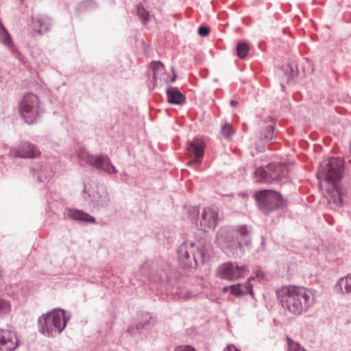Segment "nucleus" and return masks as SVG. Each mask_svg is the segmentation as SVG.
Segmentation results:
<instances>
[{
    "mask_svg": "<svg viewBox=\"0 0 351 351\" xmlns=\"http://www.w3.org/2000/svg\"><path fill=\"white\" fill-rule=\"evenodd\" d=\"M228 351H240L239 350L237 349L234 347L230 348L229 346L227 348Z\"/></svg>",
    "mask_w": 351,
    "mask_h": 351,
    "instance_id": "42",
    "label": "nucleus"
},
{
    "mask_svg": "<svg viewBox=\"0 0 351 351\" xmlns=\"http://www.w3.org/2000/svg\"><path fill=\"white\" fill-rule=\"evenodd\" d=\"M344 170V162L340 158H330L327 162L322 164L317 172V178L325 180L330 185L328 189V203L331 206H342V189L339 181Z\"/></svg>",
    "mask_w": 351,
    "mask_h": 351,
    "instance_id": "2",
    "label": "nucleus"
},
{
    "mask_svg": "<svg viewBox=\"0 0 351 351\" xmlns=\"http://www.w3.org/2000/svg\"><path fill=\"white\" fill-rule=\"evenodd\" d=\"M20 112L25 123L32 124L36 122L41 113L37 95L26 93L20 104Z\"/></svg>",
    "mask_w": 351,
    "mask_h": 351,
    "instance_id": "7",
    "label": "nucleus"
},
{
    "mask_svg": "<svg viewBox=\"0 0 351 351\" xmlns=\"http://www.w3.org/2000/svg\"><path fill=\"white\" fill-rule=\"evenodd\" d=\"M33 26H38V29H34V32H37L40 35L46 33L49 31L50 27L53 24L52 19L46 15H40L36 19L32 18V19Z\"/></svg>",
    "mask_w": 351,
    "mask_h": 351,
    "instance_id": "19",
    "label": "nucleus"
},
{
    "mask_svg": "<svg viewBox=\"0 0 351 351\" xmlns=\"http://www.w3.org/2000/svg\"><path fill=\"white\" fill-rule=\"evenodd\" d=\"M234 230L235 237L237 241H241L243 244V250L244 247L250 249L252 245V239L250 237L251 230L246 225L237 226Z\"/></svg>",
    "mask_w": 351,
    "mask_h": 351,
    "instance_id": "18",
    "label": "nucleus"
},
{
    "mask_svg": "<svg viewBox=\"0 0 351 351\" xmlns=\"http://www.w3.org/2000/svg\"><path fill=\"white\" fill-rule=\"evenodd\" d=\"M176 78H177V75H176V73H173V76H172V77H171V82H175V81H176Z\"/></svg>",
    "mask_w": 351,
    "mask_h": 351,
    "instance_id": "43",
    "label": "nucleus"
},
{
    "mask_svg": "<svg viewBox=\"0 0 351 351\" xmlns=\"http://www.w3.org/2000/svg\"><path fill=\"white\" fill-rule=\"evenodd\" d=\"M221 134L225 138H230L232 134V132H233L231 125L230 123H225L221 127Z\"/></svg>",
    "mask_w": 351,
    "mask_h": 351,
    "instance_id": "34",
    "label": "nucleus"
},
{
    "mask_svg": "<svg viewBox=\"0 0 351 351\" xmlns=\"http://www.w3.org/2000/svg\"><path fill=\"white\" fill-rule=\"evenodd\" d=\"M287 341L289 351H306L298 343L293 341L289 337H287Z\"/></svg>",
    "mask_w": 351,
    "mask_h": 351,
    "instance_id": "33",
    "label": "nucleus"
},
{
    "mask_svg": "<svg viewBox=\"0 0 351 351\" xmlns=\"http://www.w3.org/2000/svg\"><path fill=\"white\" fill-rule=\"evenodd\" d=\"M254 198L258 208L265 215L287 207V201L278 191L264 189L256 191Z\"/></svg>",
    "mask_w": 351,
    "mask_h": 351,
    "instance_id": "5",
    "label": "nucleus"
},
{
    "mask_svg": "<svg viewBox=\"0 0 351 351\" xmlns=\"http://www.w3.org/2000/svg\"><path fill=\"white\" fill-rule=\"evenodd\" d=\"M177 255L179 266L191 271L209 261V245L203 238L195 241L187 240L178 247Z\"/></svg>",
    "mask_w": 351,
    "mask_h": 351,
    "instance_id": "1",
    "label": "nucleus"
},
{
    "mask_svg": "<svg viewBox=\"0 0 351 351\" xmlns=\"http://www.w3.org/2000/svg\"><path fill=\"white\" fill-rule=\"evenodd\" d=\"M69 320L64 310L54 309L38 317V330L47 337L54 338L64 330Z\"/></svg>",
    "mask_w": 351,
    "mask_h": 351,
    "instance_id": "4",
    "label": "nucleus"
},
{
    "mask_svg": "<svg viewBox=\"0 0 351 351\" xmlns=\"http://www.w3.org/2000/svg\"><path fill=\"white\" fill-rule=\"evenodd\" d=\"M64 215L71 220L77 221L83 223H95V219L88 213L82 210L75 208H66Z\"/></svg>",
    "mask_w": 351,
    "mask_h": 351,
    "instance_id": "17",
    "label": "nucleus"
},
{
    "mask_svg": "<svg viewBox=\"0 0 351 351\" xmlns=\"http://www.w3.org/2000/svg\"><path fill=\"white\" fill-rule=\"evenodd\" d=\"M204 142L198 138L188 142L186 147L188 154L193 158L191 162L201 163L202 158L204 155Z\"/></svg>",
    "mask_w": 351,
    "mask_h": 351,
    "instance_id": "16",
    "label": "nucleus"
},
{
    "mask_svg": "<svg viewBox=\"0 0 351 351\" xmlns=\"http://www.w3.org/2000/svg\"><path fill=\"white\" fill-rule=\"evenodd\" d=\"M86 186L88 184H84L83 193L87 194L84 196L85 200L92 204L93 206L105 208L107 207L110 202V195L106 189L102 185H97L91 193L87 190Z\"/></svg>",
    "mask_w": 351,
    "mask_h": 351,
    "instance_id": "11",
    "label": "nucleus"
},
{
    "mask_svg": "<svg viewBox=\"0 0 351 351\" xmlns=\"http://www.w3.org/2000/svg\"><path fill=\"white\" fill-rule=\"evenodd\" d=\"M156 264L154 261H145L141 267V273L149 280L156 283H162L169 281L167 271L155 270Z\"/></svg>",
    "mask_w": 351,
    "mask_h": 351,
    "instance_id": "13",
    "label": "nucleus"
},
{
    "mask_svg": "<svg viewBox=\"0 0 351 351\" xmlns=\"http://www.w3.org/2000/svg\"><path fill=\"white\" fill-rule=\"evenodd\" d=\"M136 14L144 24H147L149 21L150 15L149 12L147 11L141 4L137 5Z\"/></svg>",
    "mask_w": 351,
    "mask_h": 351,
    "instance_id": "31",
    "label": "nucleus"
},
{
    "mask_svg": "<svg viewBox=\"0 0 351 351\" xmlns=\"http://www.w3.org/2000/svg\"><path fill=\"white\" fill-rule=\"evenodd\" d=\"M167 101L171 104L182 106L186 102L185 96L178 88L169 86L167 89Z\"/></svg>",
    "mask_w": 351,
    "mask_h": 351,
    "instance_id": "20",
    "label": "nucleus"
},
{
    "mask_svg": "<svg viewBox=\"0 0 351 351\" xmlns=\"http://www.w3.org/2000/svg\"><path fill=\"white\" fill-rule=\"evenodd\" d=\"M10 154L14 157L22 158H33L40 154L37 147L29 142H23L17 148H12Z\"/></svg>",
    "mask_w": 351,
    "mask_h": 351,
    "instance_id": "15",
    "label": "nucleus"
},
{
    "mask_svg": "<svg viewBox=\"0 0 351 351\" xmlns=\"http://www.w3.org/2000/svg\"><path fill=\"white\" fill-rule=\"evenodd\" d=\"M3 271L2 268L0 267V278L3 276Z\"/></svg>",
    "mask_w": 351,
    "mask_h": 351,
    "instance_id": "44",
    "label": "nucleus"
},
{
    "mask_svg": "<svg viewBox=\"0 0 351 351\" xmlns=\"http://www.w3.org/2000/svg\"><path fill=\"white\" fill-rule=\"evenodd\" d=\"M282 70L283 73L287 76V82L289 83V82L293 80L295 77L298 75V69L295 64L289 63L286 65H283L282 67Z\"/></svg>",
    "mask_w": 351,
    "mask_h": 351,
    "instance_id": "24",
    "label": "nucleus"
},
{
    "mask_svg": "<svg viewBox=\"0 0 351 351\" xmlns=\"http://www.w3.org/2000/svg\"><path fill=\"white\" fill-rule=\"evenodd\" d=\"M246 271L245 265L239 266L236 263L226 262L218 267L217 276L223 280L234 281L244 276Z\"/></svg>",
    "mask_w": 351,
    "mask_h": 351,
    "instance_id": "10",
    "label": "nucleus"
},
{
    "mask_svg": "<svg viewBox=\"0 0 351 351\" xmlns=\"http://www.w3.org/2000/svg\"><path fill=\"white\" fill-rule=\"evenodd\" d=\"M250 47L246 42L240 41L236 47L237 55L241 59H244L247 56Z\"/></svg>",
    "mask_w": 351,
    "mask_h": 351,
    "instance_id": "29",
    "label": "nucleus"
},
{
    "mask_svg": "<svg viewBox=\"0 0 351 351\" xmlns=\"http://www.w3.org/2000/svg\"><path fill=\"white\" fill-rule=\"evenodd\" d=\"M230 104L232 107H236L238 104V101L236 100H231Z\"/></svg>",
    "mask_w": 351,
    "mask_h": 351,
    "instance_id": "39",
    "label": "nucleus"
},
{
    "mask_svg": "<svg viewBox=\"0 0 351 351\" xmlns=\"http://www.w3.org/2000/svg\"><path fill=\"white\" fill-rule=\"evenodd\" d=\"M174 351H197V350L190 345H182L176 346Z\"/></svg>",
    "mask_w": 351,
    "mask_h": 351,
    "instance_id": "35",
    "label": "nucleus"
},
{
    "mask_svg": "<svg viewBox=\"0 0 351 351\" xmlns=\"http://www.w3.org/2000/svg\"><path fill=\"white\" fill-rule=\"evenodd\" d=\"M88 4V5H91L93 3V1H91V0H88V1H84V2H82V5H84V4Z\"/></svg>",
    "mask_w": 351,
    "mask_h": 351,
    "instance_id": "40",
    "label": "nucleus"
},
{
    "mask_svg": "<svg viewBox=\"0 0 351 351\" xmlns=\"http://www.w3.org/2000/svg\"><path fill=\"white\" fill-rule=\"evenodd\" d=\"M276 136L274 125H267L261 132L260 140L263 142H269L272 141Z\"/></svg>",
    "mask_w": 351,
    "mask_h": 351,
    "instance_id": "26",
    "label": "nucleus"
},
{
    "mask_svg": "<svg viewBox=\"0 0 351 351\" xmlns=\"http://www.w3.org/2000/svg\"><path fill=\"white\" fill-rule=\"evenodd\" d=\"M53 176V171L51 167L48 165H42L38 172V180L39 182L49 180Z\"/></svg>",
    "mask_w": 351,
    "mask_h": 351,
    "instance_id": "28",
    "label": "nucleus"
},
{
    "mask_svg": "<svg viewBox=\"0 0 351 351\" xmlns=\"http://www.w3.org/2000/svg\"><path fill=\"white\" fill-rule=\"evenodd\" d=\"M223 291L224 293H227V292H228V291H230V288H229V286L224 287L223 288Z\"/></svg>",
    "mask_w": 351,
    "mask_h": 351,
    "instance_id": "41",
    "label": "nucleus"
},
{
    "mask_svg": "<svg viewBox=\"0 0 351 351\" xmlns=\"http://www.w3.org/2000/svg\"><path fill=\"white\" fill-rule=\"evenodd\" d=\"M219 220V209L216 206L204 208L200 217L199 225L204 232L214 230Z\"/></svg>",
    "mask_w": 351,
    "mask_h": 351,
    "instance_id": "12",
    "label": "nucleus"
},
{
    "mask_svg": "<svg viewBox=\"0 0 351 351\" xmlns=\"http://www.w3.org/2000/svg\"><path fill=\"white\" fill-rule=\"evenodd\" d=\"M334 292L336 293H351V275L340 278L334 286Z\"/></svg>",
    "mask_w": 351,
    "mask_h": 351,
    "instance_id": "23",
    "label": "nucleus"
},
{
    "mask_svg": "<svg viewBox=\"0 0 351 351\" xmlns=\"http://www.w3.org/2000/svg\"><path fill=\"white\" fill-rule=\"evenodd\" d=\"M19 346L15 331L0 328V351H14Z\"/></svg>",
    "mask_w": 351,
    "mask_h": 351,
    "instance_id": "14",
    "label": "nucleus"
},
{
    "mask_svg": "<svg viewBox=\"0 0 351 351\" xmlns=\"http://www.w3.org/2000/svg\"><path fill=\"white\" fill-rule=\"evenodd\" d=\"M256 276L257 278H259V280H261V279H263V278H264V276H265V274H264V272H263L262 270H261V269H258V270L256 271Z\"/></svg>",
    "mask_w": 351,
    "mask_h": 351,
    "instance_id": "38",
    "label": "nucleus"
},
{
    "mask_svg": "<svg viewBox=\"0 0 351 351\" xmlns=\"http://www.w3.org/2000/svg\"><path fill=\"white\" fill-rule=\"evenodd\" d=\"M235 232L232 228L223 226L216 234V243L230 257H239L244 253L241 241L234 242Z\"/></svg>",
    "mask_w": 351,
    "mask_h": 351,
    "instance_id": "6",
    "label": "nucleus"
},
{
    "mask_svg": "<svg viewBox=\"0 0 351 351\" xmlns=\"http://www.w3.org/2000/svg\"><path fill=\"white\" fill-rule=\"evenodd\" d=\"M164 64L160 61H154L151 63V69L148 71L149 75H152V80L155 82L158 79V75L164 72Z\"/></svg>",
    "mask_w": 351,
    "mask_h": 351,
    "instance_id": "25",
    "label": "nucleus"
},
{
    "mask_svg": "<svg viewBox=\"0 0 351 351\" xmlns=\"http://www.w3.org/2000/svg\"><path fill=\"white\" fill-rule=\"evenodd\" d=\"M350 152H351V141H350Z\"/></svg>",
    "mask_w": 351,
    "mask_h": 351,
    "instance_id": "45",
    "label": "nucleus"
},
{
    "mask_svg": "<svg viewBox=\"0 0 351 351\" xmlns=\"http://www.w3.org/2000/svg\"><path fill=\"white\" fill-rule=\"evenodd\" d=\"M188 217L191 219V222L197 226L198 223V215L199 210L197 207L193 206L188 209L187 211Z\"/></svg>",
    "mask_w": 351,
    "mask_h": 351,
    "instance_id": "32",
    "label": "nucleus"
},
{
    "mask_svg": "<svg viewBox=\"0 0 351 351\" xmlns=\"http://www.w3.org/2000/svg\"><path fill=\"white\" fill-rule=\"evenodd\" d=\"M154 319L149 313H143L142 319L135 326V328L131 326L129 328V332L133 335L136 333L134 330H136L137 332L141 333L143 329L147 330L150 328L154 326Z\"/></svg>",
    "mask_w": 351,
    "mask_h": 351,
    "instance_id": "21",
    "label": "nucleus"
},
{
    "mask_svg": "<svg viewBox=\"0 0 351 351\" xmlns=\"http://www.w3.org/2000/svg\"><path fill=\"white\" fill-rule=\"evenodd\" d=\"M230 288V293L235 296H241L247 294H250L253 296V287L252 285L249 282H246L244 284H235L229 286Z\"/></svg>",
    "mask_w": 351,
    "mask_h": 351,
    "instance_id": "22",
    "label": "nucleus"
},
{
    "mask_svg": "<svg viewBox=\"0 0 351 351\" xmlns=\"http://www.w3.org/2000/svg\"><path fill=\"white\" fill-rule=\"evenodd\" d=\"M81 158L88 165L95 167L99 171H104L108 174H114L117 170L110 161L109 156L106 154L93 155L90 154H82Z\"/></svg>",
    "mask_w": 351,
    "mask_h": 351,
    "instance_id": "9",
    "label": "nucleus"
},
{
    "mask_svg": "<svg viewBox=\"0 0 351 351\" xmlns=\"http://www.w3.org/2000/svg\"><path fill=\"white\" fill-rule=\"evenodd\" d=\"M0 42L10 48L13 46L11 36L1 22H0Z\"/></svg>",
    "mask_w": 351,
    "mask_h": 351,
    "instance_id": "27",
    "label": "nucleus"
},
{
    "mask_svg": "<svg viewBox=\"0 0 351 351\" xmlns=\"http://www.w3.org/2000/svg\"><path fill=\"white\" fill-rule=\"evenodd\" d=\"M198 34L201 36H206L210 33V29L207 26L201 25L197 30Z\"/></svg>",
    "mask_w": 351,
    "mask_h": 351,
    "instance_id": "36",
    "label": "nucleus"
},
{
    "mask_svg": "<svg viewBox=\"0 0 351 351\" xmlns=\"http://www.w3.org/2000/svg\"><path fill=\"white\" fill-rule=\"evenodd\" d=\"M11 307L12 306L10 301L3 298H0V318H3L5 315L10 314Z\"/></svg>",
    "mask_w": 351,
    "mask_h": 351,
    "instance_id": "30",
    "label": "nucleus"
},
{
    "mask_svg": "<svg viewBox=\"0 0 351 351\" xmlns=\"http://www.w3.org/2000/svg\"><path fill=\"white\" fill-rule=\"evenodd\" d=\"M265 240L263 237H261V247L257 250L258 252H263L265 250Z\"/></svg>",
    "mask_w": 351,
    "mask_h": 351,
    "instance_id": "37",
    "label": "nucleus"
},
{
    "mask_svg": "<svg viewBox=\"0 0 351 351\" xmlns=\"http://www.w3.org/2000/svg\"><path fill=\"white\" fill-rule=\"evenodd\" d=\"M276 296L284 308L295 315L300 314L310 306L309 295L299 287H282L276 291Z\"/></svg>",
    "mask_w": 351,
    "mask_h": 351,
    "instance_id": "3",
    "label": "nucleus"
},
{
    "mask_svg": "<svg viewBox=\"0 0 351 351\" xmlns=\"http://www.w3.org/2000/svg\"><path fill=\"white\" fill-rule=\"evenodd\" d=\"M254 174L257 182L267 184L278 182L285 176L283 167L275 163H270L264 167H258Z\"/></svg>",
    "mask_w": 351,
    "mask_h": 351,
    "instance_id": "8",
    "label": "nucleus"
}]
</instances>
